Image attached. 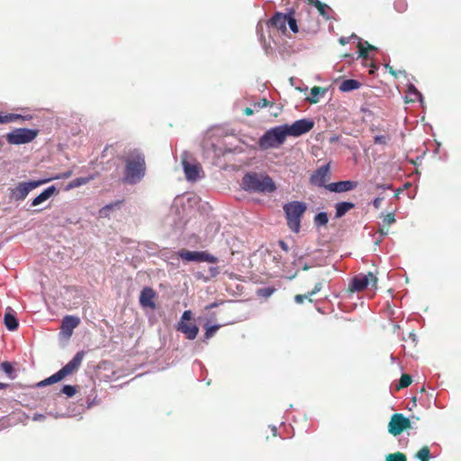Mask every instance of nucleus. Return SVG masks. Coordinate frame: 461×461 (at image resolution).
Listing matches in <instances>:
<instances>
[{"mask_svg":"<svg viewBox=\"0 0 461 461\" xmlns=\"http://www.w3.org/2000/svg\"><path fill=\"white\" fill-rule=\"evenodd\" d=\"M357 186V183L351 180L339 181L335 183L328 184L325 188L334 193H344L351 191Z\"/></svg>","mask_w":461,"mask_h":461,"instance_id":"nucleus-14","label":"nucleus"},{"mask_svg":"<svg viewBox=\"0 0 461 461\" xmlns=\"http://www.w3.org/2000/svg\"><path fill=\"white\" fill-rule=\"evenodd\" d=\"M177 330L185 335L188 339H194L199 332V329L195 324L180 321Z\"/></svg>","mask_w":461,"mask_h":461,"instance_id":"nucleus-19","label":"nucleus"},{"mask_svg":"<svg viewBox=\"0 0 461 461\" xmlns=\"http://www.w3.org/2000/svg\"><path fill=\"white\" fill-rule=\"evenodd\" d=\"M307 210V205L303 202L294 201L284 205V212L288 228L294 233H298L301 229V219Z\"/></svg>","mask_w":461,"mask_h":461,"instance_id":"nucleus-3","label":"nucleus"},{"mask_svg":"<svg viewBox=\"0 0 461 461\" xmlns=\"http://www.w3.org/2000/svg\"><path fill=\"white\" fill-rule=\"evenodd\" d=\"M80 323V319L77 316L67 315L63 318L61 322L62 332L70 337L73 333V330L77 328Z\"/></svg>","mask_w":461,"mask_h":461,"instance_id":"nucleus-16","label":"nucleus"},{"mask_svg":"<svg viewBox=\"0 0 461 461\" xmlns=\"http://www.w3.org/2000/svg\"><path fill=\"white\" fill-rule=\"evenodd\" d=\"M182 164L185 177L188 181L194 182L200 177L199 173L202 168L199 165L190 164L186 159H183Z\"/></svg>","mask_w":461,"mask_h":461,"instance_id":"nucleus-17","label":"nucleus"},{"mask_svg":"<svg viewBox=\"0 0 461 461\" xmlns=\"http://www.w3.org/2000/svg\"><path fill=\"white\" fill-rule=\"evenodd\" d=\"M409 91H410V93H413L415 95H417L419 97L421 96V95L418 92V90L413 86L409 87Z\"/></svg>","mask_w":461,"mask_h":461,"instance_id":"nucleus-49","label":"nucleus"},{"mask_svg":"<svg viewBox=\"0 0 461 461\" xmlns=\"http://www.w3.org/2000/svg\"><path fill=\"white\" fill-rule=\"evenodd\" d=\"M395 222V217L393 212L383 215V224L384 227H389L391 224Z\"/></svg>","mask_w":461,"mask_h":461,"instance_id":"nucleus-34","label":"nucleus"},{"mask_svg":"<svg viewBox=\"0 0 461 461\" xmlns=\"http://www.w3.org/2000/svg\"><path fill=\"white\" fill-rule=\"evenodd\" d=\"M4 322L6 329L11 331L16 330L19 326L16 317L9 312H5Z\"/></svg>","mask_w":461,"mask_h":461,"instance_id":"nucleus-23","label":"nucleus"},{"mask_svg":"<svg viewBox=\"0 0 461 461\" xmlns=\"http://www.w3.org/2000/svg\"><path fill=\"white\" fill-rule=\"evenodd\" d=\"M387 141H388V136H385V135H377L374 139V142L375 144L384 145L387 143Z\"/></svg>","mask_w":461,"mask_h":461,"instance_id":"nucleus-42","label":"nucleus"},{"mask_svg":"<svg viewBox=\"0 0 461 461\" xmlns=\"http://www.w3.org/2000/svg\"><path fill=\"white\" fill-rule=\"evenodd\" d=\"M145 157L139 151L131 152L125 158V168L122 181L126 184L135 185L145 176Z\"/></svg>","mask_w":461,"mask_h":461,"instance_id":"nucleus-1","label":"nucleus"},{"mask_svg":"<svg viewBox=\"0 0 461 461\" xmlns=\"http://www.w3.org/2000/svg\"><path fill=\"white\" fill-rule=\"evenodd\" d=\"M39 131L26 128H19L6 134L9 144L20 145L32 141L38 136Z\"/></svg>","mask_w":461,"mask_h":461,"instance_id":"nucleus-7","label":"nucleus"},{"mask_svg":"<svg viewBox=\"0 0 461 461\" xmlns=\"http://www.w3.org/2000/svg\"><path fill=\"white\" fill-rule=\"evenodd\" d=\"M57 189L54 185L49 186L46 188L42 193H41L38 196H36L32 202V206H37L41 204V203L48 200L51 195H53L56 193Z\"/></svg>","mask_w":461,"mask_h":461,"instance_id":"nucleus-20","label":"nucleus"},{"mask_svg":"<svg viewBox=\"0 0 461 461\" xmlns=\"http://www.w3.org/2000/svg\"><path fill=\"white\" fill-rule=\"evenodd\" d=\"M269 104L270 103L266 98H263L260 101L254 103L253 106L257 111H258L259 109L267 107Z\"/></svg>","mask_w":461,"mask_h":461,"instance_id":"nucleus-41","label":"nucleus"},{"mask_svg":"<svg viewBox=\"0 0 461 461\" xmlns=\"http://www.w3.org/2000/svg\"><path fill=\"white\" fill-rule=\"evenodd\" d=\"M217 306L216 303H212L211 305L207 306L206 309H212Z\"/></svg>","mask_w":461,"mask_h":461,"instance_id":"nucleus-53","label":"nucleus"},{"mask_svg":"<svg viewBox=\"0 0 461 461\" xmlns=\"http://www.w3.org/2000/svg\"><path fill=\"white\" fill-rule=\"evenodd\" d=\"M155 298V291L151 287H144L140 294V304L144 308L154 310L156 308Z\"/></svg>","mask_w":461,"mask_h":461,"instance_id":"nucleus-13","label":"nucleus"},{"mask_svg":"<svg viewBox=\"0 0 461 461\" xmlns=\"http://www.w3.org/2000/svg\"><path fill=\"white\" fill-rule=\"evenodd\" d=\"M412 382L411 376L408 374H402L399 384L396 386L397 390L408 387Z\"/></svg>","mask_w":461,"mask_h":461,"instance_id":"nucleus-29","label":"nucleus"},{"mask_svg":"<svg viewBox=\"0 0 461 461\" xmlns=\"http://www.w3.org/2000/svg\"><path fill=\"white\" fill-rule=\"evenodd\" d=\"M85 357V351H79L77 352L74 357L66 364L59 371L55 373L54 375H50V377L46 378L45 380L39 383V386H45L50 385L55 383H58L61 381L64 377L67 375H71L75 371H77L79 366H81V363L83 361V358Z\"/></svg>","mask_w":461,"mask_h":461,"instance_id":"nucleus-5","label":"nucleus"},{"mask_svg":"<svg viewBox=\"0 0 461 461\" xmlns=\"http://www.w3.org/2000/svg\"><path fill=\"white\" fill-rule=\"evenodd\" d=\"M286 24L289 25L291 31L294 33L298 32V25L296 19L293 16L291 13L288 14V20Z\"/></svg>","mask_w":461,"mask_h":461,"instance_id":"nucleus-32","label":"nucleus"},{"mask_svg":"<svg viewBox=\"0 0 461 461\" xmlns=\"http://www.w3.org/2000/svg\"><path fill=\"white\" fill-rule=\"evenodd\" d=\"M19 119H26V117L21 115V114H16V113H4L2 112H0V123H8V122H14V121H17Z\"/></svg>","mask_w":461,"mask_h":461,"instance_id":"nucleus-25","label":"nucleus"},{"mask_svg":"<svg viewBox=\"0 0 461 461\" xmlns=\"http://www.w3.org/2000/svg\"><path fill=\"white\" fill-rule=\"evenodd\" d=\"M390 73L396 77V73L393 70V68L390 67Z\"/></svg>","mask_w":461,"mask_h":461,"instance_id":"nucleus-55","label":"nucleus"},{"mask_svg":"<svg viewBox=\"0 0 461 461\" xmlns=\"http://www.w3.org/2000/svg\"><path fill=\"white\" fill-rule=\"evenodd\" d=\"M415 456L420 461H429L430 450L428 446L422 447L415 455Z\"/></svg>","mask_w":461,"mask_h":461,"instance_id":"nucleus-26","label":"nucleus"},{"mask_svg":"<svg viewBox=\"0 0 461 461\" xmlns=\"http://www.w3.org/2000/svg\"><path fill=\"white\" fill-rule=\"evenodd\" d=\"M308 4L314 6L319 11L320 15H321L325 20L333 19L331 15V14H333V10L328 5L321 2L320 0H308Z\"/></svg>","mask_w":461,"mask_h":461,"instance_id":"nucleus-18","label":"nucleus"},{"mask_svg":"<svg viewBox=\"0 0 461 461\" xmlns=\"http://www.w3.org/2000/svg\"><path fill=\"white\" fill-rule=\"evenodd\" d=\"M361 86V83L356 79H345L339 86L341 92H350L358 89Z\"/></svg>","mask_w":461,"mask_h":461,"instance_id":"nucleus-22","label":"nucleus"},{"mask_svg":"<svg viewBox=\"0 0 461 461\" xmlns=\"http://www.w3.org/2000/svg\"><path fill=\"white\" fill-rule=\"evenodd\" d=\"M122 202V201H116L113 203H110V204H107L105 206H104L101 210H100V213L102 215H106V212L107 211H111L113 210V208L119 206Z\"/></svg>","mask_w":461,"mask_h":461,"instance_id":"nucleus-37","label":"nucleus"},{"mask_svg":"<svg viewBox=\"0 0 461 461\" xmlns=\"http://www.w3.org/2000/svg\"><path fill=\"white\" fill-rule=\"evenodd\" d=\"M310 297H311V295H308V294H296V295L294 296V302H295L296 303L302 304V303H303V302H304L306 299H308V300H309V302H310V303H312V300Z\"/></svg>","mask_w":461,"mask_h":461,"instance_id":"nucleus-40","label":"nucleus"},{"mask_svg":"<svg viewBox=\"0 0 461 461\" xmlns=\"http://www.w3.org/2000/svg\"><path fill=\"white\" fill-rule=\"evenodd\" d=\"M394 7L398 12L402 13L407 9V4L404 0H396Z\"/></svg>","mask_w":461,"mask_h":461,"instance_id":"nucleus-39","label":"nucleus"},{"mask_svg":"<svg viewBox=\"0 0 461 461\" xmlns=\"http://www.w3.org/2000/svg\"><path fill=\"white\" fill-rule=\"evenodd\" d=\"M48 182L49 180H38L19 183L17 186L11 190V198L15 201H23L32 189Z\"/></svg>","mask_w":461,"mask_h":461,"instance_id":"nucleus-8","label":"nucleus"},{"mask_svg":"<svg viewBox=\"0 0 461 461\" xmlns=\"http://www.w3.org/2000/svg\"><path fill=\"white\" fill-rule=\"evenodd\" d=\"M308 268H309V267H308L307 265H305V266L303 267V269H304V270H307Z\"/></svg>","mask_w":461,"mask_h":461,"instance_id":"nucleus-58","label":"nucleus"},{"mask_svg":"<svg viewBox=\"0 0 461 461\" xmlns=\"http://www.w3.org/2000/svg\"><path fill=\"white\" fill-rule=\"evenodd\" d=\"M242 187L246 191L266 194L276 190L274 180L266 174L247 173L242 178Z\"/></svg>","mask_w":461,"mask_h":461,"instance_id":"nucleus-2","label":"nucleus"},{"mask_svg":"<svg viewBox=\"0 0 461 461\" xmlns=\"http://www.w3.org/2000/svg\"><path fill=\"white\" fill-rule=\"evenodd\" d=\"M209 271L212 277H215L219 274L218 267H212L209 268Z\"/></svg>","mask_w":461,"mask_h":461,"instance_id":"nucleus-47","label":"nucleus"},{"mask_svg":"<svg viewBox=\"0 0 461 461\" xmlns=\"http://www.w3.org/2000/svg\"><path fill=\"white\" fill-rule=\"evenodd\" d=\"M62 393L68 397H72L77 393V387L69 384L64 385L62 388Z\"/></svg>","mask_w":461,"mask_h":461,"instance_id":"nucleus-35","label":"nucleus"},{"mask_svg":"<svg viewBox=\"0 0 461 461\" xmlns=\"http://www.w3.org/2000/svg\"><path fill=\"white\" fill-rule=\"evenodd\" d=\"M376 188L377 189H380V188H382V189H391V185H377Z\"/></svg>","mask_w":461,"mask_h":461,"instance_id":"nucleus-51","label":"nucleus"},{"mask_svg":"<svg viewBox=\"0 0 461 461\" xmlns=\"http://www.w3.org/2000/svg\"><path fill=\"white\" fill-rule=\"evenodd\" d=\"M72 175H73V171L68 170V171L62 172L59 175H56V176L49 178L48 180L50 182L51 180H56V179H67V178H69Z\"/></svg>","mask_w":461,"mask_h":461,"instance_id":"nucleus-36","label":"nucleus"},{"mask_svg":"<svg viewBox=\"0 0 461 461\" xmlns=\"http://www.w3.org/2000/svg\"><path fill=\"white\" fill-rule=\"evenodd\" d=\"M219 328H220L219 325H213V326L208 327L204 333V339H209L210 338H212L214 335V333L219 330Z\"/></svg>","mask_w":461,"mask_h":461,"instance_id":"nucleus-38","label":"nucleus"},{"mask_svg":"<svg viewBox=\"0 0 461 461\" xmlns=\"http://www.w3.org/2000/svg\"><path fill=\"white\" fill-rule=\"evenodd\" d=\"M378 231L382 236H386L388 234V230L384 228H380Z\"/></svg>","mask_w":461,"mask_h":461,"instance_id":"nucleus-52","label":"nucleus"},{"mask_svg":"<svg viewBox=\"0 0 461 461\" xmlns=\"http://www.w3.org/2000/svg\"><path fill=\"white\" fill-rule=\"evenodd\" d=\"M385 461H407L406 456L402 452H395L393 454H389Z\"/></svg>","mask_w":461,"mask_h":461,"instance_id":"nucleus-30","label":"nucleus"},{"mask_svg":"<svg viewBox=\"0 0 461 461\" xmlns=\"http://www.w3.org/2000/svg\"><path fill=\"white\" fill-rule=\"evenodd\" d=\"M384 200L383 197H376L374 201H373V205L375 209H380L381 207V203L382 201Z\"/></svg>","mask_w":461,"mask_h":461,"instance_id":"nucleus-46","label":"nucleus"},{"mask_svg":"<svg viewBox=\"0 0 461 461\" xmlns=\"http://www.w3.org/2000/svg\"><path fill=\"white\" fill-rule=\"evenodd\" d=\"M0 369L5 373L9 377H14L13 376V374L14 372V366H12L11 363L5 361V362H3L1 365H0Z\"/></svg>","mask_w":461,"mask_h":461,"instance_id":"nucleus-31","label":"nucleus"},{"mask_svg":"<svg viewBox=\"0 0 461 461\" xmlns=\"http://www.w3.org/2000/svg\"><path fill=\"white\" fill-rule=\"evenodd\" d=\"M178 256L186 261L217 263L218 258L206 251H189L181 249L177 252Z\"/></svg>","mask_w":461,"mask_h":461,"instance_id":"nucleus-11","label":"nucleus"},{"mask_svg":"<svg viewBox=\"0 0 461 461\" xmlns=\"http://www.w3.org/2000/svg\"><path fill=\"white\" fill-rule=\"evenodd\" d=\"M288 136L299 137L309 132L314 126V122L309 119L295 121L292 125L284 124Z\"/></svg>","mask_w":461,"mask_h":461,"instance_id":"nucleus-10","label":"nucleus"},{"mask_svg":"<svg viewBox=\"0 0 461 461\" xmlns=\"http://www.w3.org/2000/svg\"><path fill=\"white\" fill-rule=\"evenodd\" d=\"M355 208V203L351 202H340L335 205V218L343 217L348 212Z\"/></svg>","mask_w":461,"mask_h":461,"instance_id":"nucleus-21","label":"nucleus"},{"mask_svg":"<svg viewBox=\"0 0 461 461\" xmlns=\"http://www.w3.org/2000/svg\"><path fill=\"white\" fill-rule=\"evenodd\" d=\"M254 113V110L250 107H247L244 110V114L247 116L252 115Z\"/></svg>","mask_w":461,"mask_h":461,"instance_id":"nucleus-50","label":"nucleus"},{"mask_svg":"<svg viewBox=\"0 0 461 461\" xmlns=\"http://www.w3.org/2000/svg\"><path fill=\"white\" fill-rule=\"evenodd\" d=\"M330 173V165L326 164L317 168L311 176L310 183L313 185L325 187L327 177Z\"/></svg>","mask_w":461,"mask_h":461,"instance_id":"nucleus-12","label":"nucleus"},{"mask_svg":"<svg viewBox=\"0 0 461 461\" xmlns=\"http://www.w3.org/2000/svg\"><path fill=\"white\" fill-rule=\"evenodd\" d=\"M272 431H273V436H276V429L275 427L272 429Z\"/></svg>","mask_w":461,"mask_h":461,"instance_id":"nucleus-56","label":"nucleus"},{"mask_svg":"<svg viewBox=\"0 0 461 461\" xmlns=\"http://www.w3.org/2000/svg\"><path fill=\"white\" fill-rule=\"evenodd\" d=\"M8 386L7 384L0 383V389H5Z\"/></svg>","mask_w":461,"mask_h":461,"instance_id":"nucleus-54","label":"nucleus"},{"mask_svg":"<svg viewBox=\"0 0 461 461\" xmlns=\"http://www.w3.org/2000/svg\"><path fill=\"white\" fill-rule=\"evenodd\" d=\"M284 125L276 126L267 131L258 140V147L263 149L279 148L287 138Z\"/></svg>","mask_w":461,"mask_h":461,"instance_id":"nucleus-4","label":"nucleus"},{"mask_svg":"<svg viewBox=\"0 0 461 461\" xmlns=\"http://www.w3.org/2000/svg\"><path fill=\"white\" fill-rule=\"evenodd\" d=\"M275 292V289L274 288H271V287H265V288H262L258 291V294L264 296V297H268L270 296L273 293Z\"/></svg>","mask_w":461,"mask_h":461,"instance_id":"nucleus-43","label":"nucleus"},{"mask_svg":"<svg viewBox=\"0 0 461 461\" xmlns=\"http://www.w3.org/2000/svg\"><path fill=\"white\" fill-rule=\"evenodd\" d=\"M325 92V89L321 88V86H313L312 89H311V95L312 96L310 98H308V101L311 103V104H316L318 103L319 101V98H318V95L320 94H324Z\"/></svg>","mask_w":461,"mask_h":461,"instance_id":"nucleus-27","label":"nucleus"},{"mask_svg":"<svg viewBox=\"0 0 461 461\" xmlns=\"http://www.w3.org/2000/svg\"><path fill=\"white\" fill-rule=\"evenodd\" d=\"M94 178H95L94 176H90L87 177L75 178L68 184L66 190H70V189L81 186L83 185H86V184L89 183L91 180H93Z\"/></svg>","mask_w":461,"mask_h":461,"instance_id":"nucleus-24","label":"nucleus"},{"mask_svg":"<svg viewBox=\"0 0 461 461\" xmlns=\"http://www.w3.org/2000/svg\"><path fill=\"white\" fill-rule=\"evenodd\" d=\"M321 289H322V283L319 282V283L315 284L313 289L308 293V295L312 296V295L316 294L317 293H319Z\"/></svg>","mask_w":461,"mask_h":461,"instance_id":"nucleus-44","label":"nucleus"},{"mask_svg":"<svg viewBox=\"0 0 461 461\" xmlns=\"http://www.w3.org/2000/svg\"><path fill=\"white\" fill-rule=\"evenodd\" d=\"M314 224L319 227V226H324L328 223L329 221V217H328V214L326 212H319L317 213L315 216H314Z\"/></svg>","mask_w":461,"mask_h":461,"instance_id":"nucleus-28","label":"nucleus"},{"mask_svg":"<svg viewBox=\"0 0 461 461\" xmlns=\"http://www.w3.org/2000/svg\"><path fill=\"white\" fill-rule=\"evenodd\" d=\"M278 244L284 251L287 252L289 250L288 245L284 240H279Z\"/></svg>","mask_w":461,"mask_h":461,"instance_id":"nucleus-48","label":"nucleus"},{"mask_svg":"<svg viewBox=\"0 0 461 461\" xmlns=\"http://www.w3.org/2000/svg\"><path fill=\"white\" fill-rule=\"evenodd\" d=\"M339 41H340V43H341V44H346V42H347L343 38H341V39L339 40Z\"/></svg>","mask_w":461,"mask_h":461,"instance_id":"nucleus-57","label":"nucleus"},{"mask_svg":"<svg viewBox=\"0 0 461 461\" xmlns=\"http://www.w3.org/2000/svg\"><path fill=\"white\" fill-rule=\"evenodd\" d=\"M366 44H367V48H364L362 43H359L358 45L359 56L365 59L367 58L369 50H375V47L370 45L367 41L366 42Z\"/></svg>","mask_w":461,"mask_h":461,"instance_id":"nucleus-33","label":"nucleus"},{"mask_svg":"<svg viewBox=\"0 0 461 461\" xmlns=\"http://www.w3.org/2000/svg\"><path fill=\"white\" fill-rule=\"evenodd\" d=\"M288 20V14H282V13H276L272 18L268 21L267 24L268 26H271L273 28H276V30L282 32L283 33H285L286 29V23Z\"/></svg>","mask_w":461,"mask_h":461,"instance_id":"nucleus-15","label":"nucleus"},{"mask_svg":"<svg viewBox=\"0 0 461 461\" xmlns=\"http://www.w3.org/2000/svg\"><path fill=\"white\" fill-rule=\"evenodd\" d=\"M410 428H411L410 419L402 413L393 414L388 423V431L393 436H398Z\"/></svg>","mask_w":461,"mask_h":461,"instance_id":"nucleus-9","label":"nucleus"},{"mask_svg":"<svg viewBox=\"0 0 461 461\" xmlns=\"http://www.w3.org/2000/svg\"><path fill=\"white\" fill-rule=\"evenodd\" d=\"M378 279L375 275L372 272L367 274L360 273L355 276L349 282L348 291L349 293L362 292L369 285L371 288H377Z\"/></svg>","mask_w":461,"mask_h":461,"instance_id":"nucleus-6","label":"nucleus"},{"mask_svg":"<svg viewBox=\"0 0 461 461\" xmlns=\"http://www.w3.org/2000/svg\"><path fill=\"white\" fill-rule=\"evenodd\" d=\"M192 318V312L191 311H185L182 314L181 321H190Z\"/></svg>","mask_w":461,"mask_h":461,"instance_id":"nucleus-45","label":"nucleus"}]
</instances>
